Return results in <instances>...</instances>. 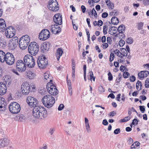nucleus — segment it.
I'll return each instance as SVG.
<instances>
[{
	"instance_id": "obj_33",
	"label": "nucleus",
	"mask_w": 149,
	"mask_h": 149,
	"mask_svg": "<svg viewBox=\"0 0 149 149\" xmlns=\"http://www.w3.org/2000/svg\"><path fill=\"white\" fill-rule=\"evenodd\" d=\"M6 41L3 39H1L0 40V47L2 48H4L6 46Z\"/></svg>"
},
{
	"instance_id": "obj_6",
	"label": "nucleus",
	"mask_w": 149,
	"mask_h": 149,
	"mask_svg": "<svg viewBox=\"0 0 149 149\" xmlns=\"http://www.w3.org/2000/svg\"><path fill=\"white\" fill-rule=\"evenodd\" d=\"M9 110L13 114H16L19 113L21 110L20 105L16 102L11 103L9 106Z\"/></svg>"
},
{
	"instance_id": "obj_45",
	"label": "nucleus",
	"mask_w": 149,
	"mask_h": 149,
	"mask_svg": "<svg viewBox=\"0 0 149 149\" xmlns=\"http://www.w3.org/2000/svg\"><path fill=\"white\" fill-rule=\"evenodd\" d=\"M145 87L146 88L149 87V79L147 78L145 82Z\"/></svg>"
},
{
	"instance_id": "obj_20",
	"label": "nucleus",
	"mask_w": 149,
	"mask_h": 149,
	"mask_svg": "<svg viewBox=\"0 0 149 149\" xmlns=\"http://www.w3.org/2000/svg\"><path fill=\"white\" fill-rule=\"evenodd\" d=\"M50 45L48 42H45L41 44L40 49L42 53H44L46 51H47L50 48Z\"/></svg>"
},
{
	"instance_id": "obj_17",
	"label": "nucleus",
	"mask_w": 149,
	"mask_h": 149,
	"mask_svg": "<svg viewBox=\"0 0 149 149\" xmlns=\"http://www.w3.org/2000/svg\"><path fill=\"white\" fill-rule=\"evenodd\" d=\"M10 144V140L8 138L5 137L0 139V148L7 146Z\"/></svg>"
},
{
	"instance_id": "obj_13",
	"label": "nucleus",
	"mask_w": 149,
	"mask_h": 149,
	"mask_svg": "<svg viewBox=\"0 0 149 149\" xmlns=\"http://www.w3.org/2000/svg\"><path fill=\"white\" fill-rule=\"evenodd\" d=\"M30 87L29 83L27 82L23 83L21 86V90L23 94L26 95L29 93Z\"/></svg>"
},
{
	"instance_id": "obj_3",
	"label": "nucleus",
	"mask_w": 149,
	"mask_h": 149,
	"mask_svg": "<svg viewBox=\"0 0 149 149\" xmlns=\"http://www.w3.org/2000/svg\"><path fill=\"white\" fill-rule=\"evenodd\" d=\"M30 42V38L28 35L22 36L19 39V47L22 49L26 48Z\"/></svg>"
},
{
	"instance_id": "obj_49",
	"label": "nucleus",
	"mask_w": 149,
	"mask_h": 149,
	"mask_svg": "<svg viewBox=\"0 0 149 149\" xmlns=\"http://www.w3.org/2000/svg\"><path fill=\"white\" fill-rule=\"evenodd\" d=\"M130 76V74L128 72H124L123 75V76L124 78H127Z\"/></svg>"
},
{
	"instance_id": "obj_44",
	"label": "nucleus",
	"mask_w": 149,
	"mask_h": 149,
	"mask_svg": "<svg viewBox=\"0 0 149 149\" xmlns=\"http://www.w3.org/2000/svg\"><path fill=\"white\" fill-rule=\"evenodd\" d=\"M127 42L129 44H132L133 42L132 39L131 38H128L126 40Z\"/></svg>"
},
{
	"instance_id": "obj_8",
	"label": "nucleus",
	"mask_w": 149,
	"mask_h": 149,
	"mask_svg": "<svg viewBox=\"0 0 149 149\" xmlns=\"http://www.w3.org/2000/svg\"><path fill=\"white\" fill-rule=\"evenodd\" d=\"M48 92L52 95L57 94L58 91L56 86L51 82H48L46 85Z\"/></svg>"
},
{
	"instance_id": "obj_9",
	"label": "nucleus",
	"mask_w": 149,
	"mask_h": 149,
	"mask_svg": "<svg viewBox=\"0 0 149 149\" xmlns=\"http://www.w3.org/2000/svg\"><path fill=\"white\" fill-rule=\"evenodd\" d=\"M16 67L17 71L21 72H24L26 69V65L22 60H19L17 61Z\"/></svg>"
},
{
	"instance_id": "obj_23",
	"label": "nucleus",
	"mask_w": 149,
	"mask_h": 149,
	"mask_svg": "<svg viewBox=\"0 0 149 149\" xmlns=\"http://www.w3.org/2000/svg\"><path fill=\"white\" fill-rule=\"evenodd\" d=\"M149 74V72L147 71H141L138 74L139 77L141 79H143L144 78L147 76Z\"/></svg>"
},
{
	"instance_id": "obj_59",
	"label": "nucleus",
	"mask_w": 149,
	"mask_h": 149,
	"mask_svg": "<svg viewBox=\"0 0 149 149\" xmlns=\"http://www.w3.org/2000/svg\"><path fill=\"white\" fill-rule=\"evenodd\" d=\"M108 45L107 43H103L102 44V47L103 49L107 48L108 47Z\"/></svg>"
},
{
	"instance_id": "obj_16",
	"label": "nucleus",
	"mask_w": 149,
	"mask_h": 149,
	"mask_svg": "<svg viewBox=\"0 0 149 149\" xmlns=\"http://www.w3.org/2000/svg\"><path fill=\"white\" fill-rule=\"evenodd\" d=\"M53 20L57 24L61 25L62 23V15L60 13L56 14L54 17Z\"/></svg>"
},
{
	"instance_id": "obj_7",
	"label": "nucleus",
	"mask_w": 149,
	"mask_h": 149,
	"mask_svg": "<svg viewBox=\"0 0 149 149\" xmlns=\"http://www.w3.org/2000/svg\"><path fill=\"white\" fill-rule=\"evenodd\" d=\"M37 62L38 67L42 69L46 68L48 63L47 59L43 56H40L37 59Z\"/></svg>"
},
{
	"instance_id": "obj_36",
	"label": "nucleus",
	"mask_w": 149,
	"mask_h": 149,
	"mask_svg": "<svg viewBox=\"0 0 149 149\" xmlns=\"http://www.w3.org/2000/svg\"><path fill=\"white\" fill-rule=\"evenodd\" d=\"M89 77H88V79L92 81V79H93L94 81L95 80V78L93 76V72L92 71H90L89 72Z\"/></svg>"
},
{
	"instance_id": "obj_47",
	"label": "nucleus",
	"mask_w": 149,
	"mask_h": 149,
	"mask_svg": "<svg viewBox=\"0 0 149 149\" xmlns=\"http://www.w3.org/2000/svg\"><path fill=\"white\" fill-rule=\"evenodd\" d=\"M108 26L107 25L104 26H103V33L104 35L107 33Z\"/></svg>"
},
{
	"instance_id": "obj_10",
	"label": "nucleus",
	"mask_w": 149,
	"mask_h": 149,
	"mask_svg": "<svg viewBox=\"0 0 149 149\" xmlns=\"http://www.w3.org/2000/svg\"><path fill=\"white\" fill-rule=\"evenodd\" d=\"M15 61V58L13 54L10 52H7L4 62L5 61L7 64L11 65L14 64Z\"/></svg>"
},
{
	"instance_id": "obj_1",
	"label": "nucleus",
	"mask_w": 149,
	"mask_h": 149,
	"mask_svg": "<svg viewBox=\"0 0 149 149\" xmlns=\"http://www.w3.org/2000/svg\"><path fill=\"white\" fill-rule=\"evenodd\" d=\"M33 115L36 119H43L47 116V111L41 106H36L33 109Z\"/></svg>"
},
{
	"instance_id": "obj_54",
	"label": "nucleus",
	"mask_w": 149,
	"mask_h": 149,
	"mask_svg": "<svg viewBox=\"0 0 149 149\" xmlns=\"http://www.w3.org/2000/svg\"><path fill=\"white\" fill-rule=\"evenodd\" d=\"M120 132V129L117 128L113 132V133L115 134H118Z\"/></svg>"
},
{
	"instance_id": "obj_58",
	"label": "nucleus",
	"mask_w": 149,
	"mask_h": 149,
	"mask_svg": "<svg viewBox=\"0 0 149 149\" xmlns=\"http://www.w3.org/2000/svg\"><path fill=\"white\" fill-rule=\"evenodd\" d=\"M143 4L145 6H148L149 5V0H144L143 2Z\"/></svg>"
},
{
	"instance_id": "obj_26",
	"label": "nucleus",
	"mask_w": 149,
	"mask_h": 149,
	"mask_svg": "<svg viewBox=\"0 0 149 149\" xmlns=\"http://www.w3.org/2000/svg\"><path fill=\"white\" fill-rule=\"evenodd\" d=\"M16 120L20 122H23L25 119V116L23 114L18 115L15 118Z\"/></svg>"
},
{
	"instance_id": "obj_5",
	"label": "nucleus",
	"mask_w": 149,
	"mask_h": 149,
	"mask_svg": "<svg viewBox=\"0 0 149 149\" xmlns=\"http://www.w3.org/2000/svg\"><path fill=\"white\" fill-rule=\"evenodd\" d=\"M24 62L28 67L32 68L35 65V61L33 56L29 54L25 55L24 58Z\"/></svg>"
},
{
	"instance_id": "obj_2",
	"label": "nucleus",
	"mask_w": 149,
	"mask_h": 149,
	"mask_svg": "<svg viewBox=\"0 0 149 149\" xmlns=\"http://www.w3.org/2000/svg\"><path fill=\"white\" fill-rule=\"evenodd\" d=\"M42 101L45 106L48 108L51 107L55 102L54 97L49 95L44 96L42 99Z\"/></svg>"
},
{
	"instance_id": "obj_21",
	"label": "nucleus",
	"mask_w": 149,
	"mask_h": 149,
	"mask_svg": "<svg viewBox=\"0 0 149 149\" xmlns=\"http://www.w3.org/2000/svg\"><path fill=\"white\" fill-rule=\"evenodd\" d=\"M7 87L6 84L2 82H0V95H3L6 92Z\"/></svg>"
},
{
	"instance_id": "obj_24",
	"label": "nucleus",
	"mask_w": 149,
	"mask_h": 149,
	"mask_svg": "<svg viewBox=\"0 0 149 149\" xmlns=\"http://www.w3.org/2000/svg\"><path fill=\"white\" fill-rule=\"evenodd\" d=\"M4 100V98L0 97V110L2 111L5 109L6 103L5 102Z\"/></svg>"
},
{
	"instance_id": "obj_60",
	"label": "nucleus",
	"mask_w": 149,
	"mask_h": 149,
	"mask_svg": "<svg viewBox=\"0 0 149 149\" xmlns=\"http://www.w3.org/2000/svg\"><path fill=\"white\" fill-rule=\"evenodd\" d=\"M99 91L101 92H103L104 91V90L102 86H100L99 87Z\"/></svg>"
},
{
	"instance_id": "obj_43",
	"label": "nucleus",
	"mask_w": 149,
	"mask_h": 149,
	"mask_svg": "<svg viewBox=\"0 0 149 149\" xmlns=\"http://www.w3.org/2000/svg\"><path fill=\"white\" fill-rule=\"evenodd\" d=\"M143 23L142 22H140L138 23V28L140 30L142 29L143 26Z\"/></svg>"
},
{
	"instance_id": "obj_55",
	"label": "nucleus",
	"mask_w": 149,
	"mask_h": 149,
	"mask_svg": "<svg viewBox=\"0 0 149 149\" xmlns=\"http://www.w3.org/2000/svg\"><path fill=\"white\" fill-rule=\"evenodd\" d=\"M64 107V105L63 104H61L59 105L58 108V110L59 111L63 109Z\"/></svg>"
},
{
	"instance_id": "obj_46",
	"label": "nucleus",
	"mask_w": 149,
	"mask_h": 149,
	"mask_svg": "<svg viewBox=\"0 0 149 149\" xmlns=\"http://www.w3.org/2000/svg\"><path fill=\"white\" fill-rule=\"evenodd\" d=\"M108 80L109 81H111L113 79V76L112 74L110 72H109L108 74Z\"/></svg>"
},
{
	"instance_id": "obj_12",
	"label": "nucleus",
	"mask_w": 149,
	"mask_h": 149,
	"mask_svg": "<svg viewBox=\"0 0 149 149\" xmlns=\"http://www.w3.org/2000/svg\"><path fill=\"white\" fill-rule=\"evenodd\" d=\"M50 35L49 31L47 29H45L42 30L40 33L39 38L41 40H45L49 37Z\"/></svg>"
},
{
	"instance_id": "obj_30",
	"label": "nucleus",
	"mask_w": 149,
	"mask_h": 149,
	"mask_svg": "<svg viewBox=\"0 0 149 149\" xmlns=\"http://www.w3.org/2000/svg\"><path fill=\"white\" fill-rule=\"evenodd\" d=\"M105 2L109 9H112L113 8V4L110 0H106Z\"/></svg>"
},
{
	"instance_id": "obj_38",
	"label": "nucleus",
	"mask_w": 149,
	"mask_h": 149,
	"mask_svg": "<svg viewBox=\"0 0 149 149\" xmlns=\"http://www.w3.org/2000/svg\"><path fill=\"white\" fill-rule=\"evenodd\" d=\"M86 129L88 133L91 132V130L89 123H85Z\"/></svg>"
},
{
	"instance_id": "obj_39",
	"label": "nucleus",
	"mask_w": 149,
	"mask_h": 149,
	"mask_svg": "<svg viewBox=\"0 0 149 149\" xmlns=\"http://www.w3.org/2000/svg\"><path fill=\"white\" fill-rule=\"evenodd\" d=\"M91 16L94 15L95 17H97V14L96 11L94 8H93L91 12Z\"/></svg>"
},
{
	"instance_id": "obj_48",
	"label": "nucleus",
	"mask_w": 149,
	"mask_h": 149,
	"mask_svg": "<svg viewBox=\"0 0 149 149\" xmlns=\"http://www.w3.org/2000/svg\"><path fill=\"white\" fill-rule=\"evenodd\" d=\"M114 58V55L113 53H111L110 55L109 61H112Z\"/></svg>"
},
{
	"instance_id": "obj_22",
	"label": "nucleus",
	"mask_w": 149,
	"mask_h": 149,
	"mask_svg": "<svg viewBox=\"0 0 149 149\" xmlns=\"http://www.w3.org/2000/svg\"><path fill=\"white\" fill-rule=\"evenodd\" d=\"M6 29L5 21L3 19H0V31L3 32Z\"/></svg>"
},
{
	"instance_id": "obj_50",
	"label": "nucleus",
	"mask_w": 149,
	"mask_h": 149,
	"mask_svg": "<svg viewBox=\"0 0 149 149\" xmlns=\"http://www.w3.org/2000/svg\"><path fill=\"white\" fill-rule=\"evenodd\" d=\"M140 109L142 113H144L145 111V107L144 106H140Z\"/></svg>"
},
{
	"instance_id": "obj_41",
	"label": "nucleus",
	"mask_w": 149,
	"mask_h": 149,
	"mask_svg": "<svg viewBox=\"0 0 149 149\" xmlns=\"http://www.w3.org/2000/svg\"><path fill=\"white\" fill-rule=\"evenodd\" d=\"M118 14V10H114L112 12H111L109 14L111 15H113L114 16H117Z\"/></svg>"
},
{
	"instance_id": "obj_4",
	"label": "nucleus",
	"mask_w": 149,
	"mask_h": 149,
	"mask_svg": "<svg viewBox=\"0 0 149 149\" xmlns=\"http://www.w3.org/2000/svg\"><path fill=\"white\" fill-rule=\"evenodd\" d=\"M38 44L35 42H31L28 46V51L30 54L34 56L36 55L39 51Z\"/></svg>"
},
{
	"instance_id": "obj_15",
	"label": "nucleus",
	"mask_w": 149,
	"mask_h": 149,
	"mask_svg": "<svg viewBox=\"0 0 149 149\" xmlns=\"http://www.w3.org/2000/svg\"><path fill=\"white\" fill-rule=\"evenodd\" d=\"M5 34L6 37L8 38L13 37L15 35V31L12 27H9L6 29Z\"/></svg>"
},
{
	"instance_id": "obj_52",
	"label": "nucleus",
	"mask_w": 149,
	"mask_h": 149,
	"mask_svg": "<svg viewBox=\"0 0 149 149\" xmlns=\"http://www.w3.org/2000/svg\"><path fill=\"white\" fill-rule=\"evenodd\" d=\"M125 43V41L123 40H120L119 42V45L120 47L123 46Z\"/></svg>"
},
{
	"instance_id": "obj_53",
	"label": "nucleus",
	"mask_w": 149,
	"mask_h": 149,
	"mask_svg": "<svg viewBox=\"0 0 149 149\" xmlns=\"http://www.w3.org/2000/svg\"><path fill=\"white\" fill-rule=\"evenodd\" d=\"M138 121L137 119H134L133 120L132 124L135 125H136L138 124Z\"/></svg>"
},
{
	"instance_id": "obj_11",
	"label": "nucleus",
	"mask_w": 149,
	"mask_h": 149,
	"mask_svg": "<svg viewBox=\"0 0 149 149\" xmlns=\"http://www.w3.org/2000/svg\"><path fill=\"white\" fill-rule=\"evenodd\" d=\"M58 6V3L56 0H50L48 7L50 10L53 11H56L59 9Z\"/></svg>"
},
{
	"instance_id": "obj_25",
	"label": "nucleus",
	"mask_w": 149,
	"mask_h": 149,
	"mask_svg": "<svg viewBox=\"0 0 149 149\" xmlns=\"http://www.w3.org/2000/svg\"><path fill=\"white\" fill-rule=\"evenodd\" d=\"M63 53V51L61 48H58L57 50L56 55L57 61H59L60 57L62 56Z\"/></svg>"
},
{
	"instance_id": "obj_42",
	"label": "nucleus",
	"mask_w": 149,
	"mask_h": 149,
	"mask_svg": "<svg viewBox=\"0 0 149 149\" xmlns=\"http://www.w3.org/2000/svg\"><path fill=\"white\" fill-rule=\"evenodd\" d=\"M130 119V117L129 116L125 117L123 119L121 120V122H127Z\"/></svg>"
},
{
	"instance_id": "obj_19",
	"label": "nucleus",
	"mask_w": 149,
	"mask_h": 149,
	"mask_svg": "<svg viewBox=\"0 0 149 149\" xmlns=\"http://www.w3.org/2000/svg\"><path fill=\"white\" fill-rule=\"evenodd\" d=\"M50 28L51 31L54 34L58 33L61 31V28L58 25L52 24Z\"/></svg>"
},
{
	"instance_id": "obj_34",
	"label": "nucleus",
	"mask_w": 149,
	"mask_h": 149,
	"mask_svg": "<svg viewBox=\"0 0 149 149\" xmlns=\"http://www.w3.org/2000/svg\"><path fill=\"white\" fill-rule=\"evenodd\" d=\"M125 29V27L123 24L120 25L118 27V30L119 33H123Z\"/></svg>"
},
{
	"instance_id": "obj_28",
	"label": "nucleus",
	"mask_w": 149,
	"mask_h": 149,
	"mask_svg": "<svg viewBox=\"0 0 149 149\" xmlns=\"http://www.w3.org/2000/svg\"><path fill=\"white\" fill-rule=\"evenodd\" d=\"M6 53L1 50H0V61L2 63L4 62V60L6 58Z\"/></svg>"
},
{
	"instance_id": "obj_64",
	"label": "nucleus",
	"mask_w": 149,
	"mask_h": 149,
	"mask_svg": "<svg viewBox=\"0 0 149 149\" xmlns=\"http://www.w3.org/2000/svg\"><path fill=\"white\" fill-rule=\"evenodd\" d=\"M47 146L46 144H44L43 146L42 147L40 148V149H47Z\"/></svg>"
},
{
	"instance_id": "obj_56",
	"label": "nucleus",
	"mask_w": 149,
	"mask_h": 149,
	"mask_svg": "<svg viewBox=\"0 0 149 149\" xmlns=\"http://www.w3.org/2000/svg\"><path fill=\"white\" fill-rule=\"evenodd\" d=\"M130 81L133 82L135 80L136 78L134 76L132 75L130 77Z\"/></svg>"
},
{
	"instance_id": "obj_57",
	"label": "nucleus",
	"mask_w": 149,
	"mask_h": 149,
	"mask_svg": "<svg viewBox=\"0 0 149 149\" xmlns=\"http://www.w3.org/2000/svg\"><path fill=\"white\" fill-rule=\"evenodd\" d=\"M116 114V112H114V111H112L109 114V116L111 117H113V116H114L115 114Z\"/></svg>"
},
{
	"instance_id": "obj_31",
	"label": "nucleus",
	"mask_w": 149,
	"mask_h": 149,
	"mask_svg": "<svg viewBox=\"0 0 149 149\" xmlns=\"http://www.w3.org/2000/svg\"><path fill=\"white\" fill-rule=\"evenodd\" d=\"M3 80L4 81L6 82V84L7 83L8 84H10L11 82L10 77L8 75H6L3 77Z\"/></svg>"
},
{
	"instance_id": "obj_51",
	"label": "nucleus",
	"mask_w": 149,
	"mask_h": 149,
	"mask_svg": "<svg viewBox=\"0 0 149 149\" xmlns=\"http://www.w3.org/2000/svg\"><path fill=\"white\" fill-rule=\"evenodd\" d=\"M67 79H68V76L67 77ZM67 81L68 88H69V87H70L72 88L71 86V82L70 80H68V79H67Z\"/></svg>"
},
{
	"instance_id": "obj_27",
	"label": "nucleus",
	"mask_w": 149,
	"mask_h": 149,
	"mask_svg": "<svg viewBox=\"0 0 149 149\" xmlns=\"http://www.w3.org/2000/svg\"><path fill=\"white\" fill-rule=\"evenodd\" d=\"M26 75L30 79H34L36 76L35 73L31 71H29L27 72Z\"/></svg>"
},
{
	"instance_id": "obj_18",
	"label": "nucleus",
	"mask_w": 149,
	"mask_h": 149,
	"mask_svg": "<svg viewBox=\"0 0 149 149\" xmlns=\"http://www.w3.org/2000/svg\"><path fill=\"white\" fill-rule=\"evenodd\" d=\"M26 100L28 104L32 107L36 105L37 104L36 100L32 96L28 97Z\"/></svg>"
},
{
	"instance_id": "obj_37",
	"label": "nucleus",
	"mask_w": 149,
	"mask_h": 149,
	"mask_svg": "<svg viewBox=\"0 0 149 149\" xmlns=\"http://www.w3.org/2000/svg\"><path fill=\"white\" fill-rule=\"evenodd\" d=\"M139 145L140 143L139 142H136L135 143H134L131 145V148L132 149L135 148H136L138 146H139Z\"/></svg>"
},
{
	"instance_id": "obj_14",
	"label": "nucleus",
	"mask_w": 149,
	"mask_h": 149,
	"mask_svg": "<svg viewBox=\"0 0 149 149\" xmlns=\"http://www.w3.org/2000/svg\"><path fill=\"white\" fill-rule=\"evenodd\" d=\"M18 43V38L15 37L10 40L8 44V47L9 49L13 50L17 47Z\"/></svg>"
},
{
	"instance_id": "obj_32",
	"label": "nucleus",
	"mask_w": 149,
	"mask_h": 149,
	"mask_svg": "<svg viewBox=\"0 0 149 149\" xmlns=\"http://www.w3.org/2000/svg\"><path fill=\"white\" fill-rule=\"evenodd\" d=\"M111 21L112 23L114 25L117 24L119 22L118 19L115 17H113L111 19Z\"/></svg>"
},
{
	"instance_id": "obj_63",
	"label": "nucleus",
	"mask_w": 149,
	"mask_h": 149,
	"mask_svg": "<svg viewBox=\"0 0 149 149\" xmlns=\"http://www.w3.org/2000/svg\"><path fill=\"white\" fill-rule=\"evenodd\" d=\"M108 123L106 120H104L103 121L102 124L104 125H108Z\"/></svg>"
},
{
	"instance_id": "obj_61",
	"label": "nucleus",
	"mask_w": 149,
	"mask_h": 149,
	"mask_svg": "<svg viewBox=\"0 0 149 149\" xmlns=\"http://www.w3.org/2000/svg\"><path fill=\"white\" fill-rule=\"evenodd\" d=\"M111 38L110 37H108L107 38V41L108 43L109 44H111Z\"/></svg>"
},
{
	"instance_id": "obj_35",
	"label": "nucleus",
	"mask_w": 149,
	"mask_h": 149,
	"mask_svg": "<svg viewBox=\"0 0 149 149\" xmlns=\"http://www.w3.org/2000/svg\"><path fill=\"white\" fill-rule=\"evenodd\" d=\"M116 28L114 26H113L110 28L109 31V33L111 35L115 34L116 33Z\"/></svg>"
},
{
	"instance_id": "obj_62",
	"label": "nucleus",
	"mask_w": 149,
	"mask_h": 149,
	"mask_svg": "<svg viewBox=\"0 0 149 149\" xmlns=\"http://www.w3.org/2000/svg\"><path fill=\"white\" fill-rule=\"evenodd\" d=\"M108 15V14L107 13H104L102 14V17L103 18H105L107 17Z\"/></svg>"
},
{
	"instance_id": "obj_40",
	"label": "nucleus",
	"mask_w": 149,
	"mask_h": 149,
	"mask_svg": "<svg viewBox=\"0 0 149 149\" xmlns=\"http://www.w3.org/2000/svg\"><path fill=\"white\" fill-rule=\"evenodd\" d=\"M120 52L122 54H124V56H127V50L124 48H122L121 49Z\"/></svg>"
},
{
	"instance_id": "obj_29",
	"label": "nucleus",
	"mask_w": 149,
	"mask_h": 149,
	"mask_svg": "<svg viewBox=\"0 0 149 149\" xmlns=\"http://www.w3.org/2000/svg\"><path fill=\"white\" fill-rule=\"evenodd\" d=\"M44 77L46 80L49 81V82L52 83V77L51 75H50V74L48 73L47 72L45 73Z\"/></svg>"
}]
</instances>
